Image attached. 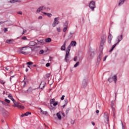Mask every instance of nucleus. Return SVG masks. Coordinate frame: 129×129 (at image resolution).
Wrapping results in <instances>:
<instances>
[{"label":"nucleus","mask_w":129,"mask_h":129,"mask_svg":"<svg viewBox=\"0 0 129 129\" xmlns=\"http://www.w3.org/2000/svg\"><path fill=\"white\" fill-rule=\"evenodd\" d=\"M77 45V43L75 41H73L71 42V44L70 45L68 46L67 47V50L66 51V56L64 58V60L66 62H68V61H69V54L70 53V50L71 49V46L72 47H75Z\"/></svg>","instance_id":"f257e3e1"},{"label":"nucleus","mask_w":129,"mask_h":129,"mask_svg":"<svg viewBox=\"0 0 129 129\" xmlns=\"http://www.w3.org/2000/svg\"><path fill=\"white\" fill-rule=\"evenodd\" d=\"M111 107L113 111V117H114V118H116L115 113L116 112V111L115 110V102L113 101H111Z\"/></svg>","instance_id":"f03ea898"},{"label":"nucleus","mask_w":129,"mask_h":129,"mask_svg":"<svg viewBox=\"0 0 129 129\" xmlns=\"http://www.w3.org/2000/svg\"><path fill=\"white\" fill-rule=\"evenodd\" d=\"M106 40V36L105 35H103L102 37H101V43H100V48L103 49V45L105 43V41Z\"/></svg>","instance_id":"7ed1b4c3"},{"label":"nucleus","mask_w":129,"mask_h":129,"mask_svg":"<svg viewBox=\"0 0 129 129\" xmlns=\"http://www.w3.org/2000/svg\"><path fill=\"white\" fill-rule=\"evenodd\" d=\"M101 58H102V51H101L98 56L96 65H99V63H100V61H101Z\"/></svg>","instance_id":"20e7f679"},{"label":"nucleus","mask_w":129,"mask_h":129,"mask_svg":"<svg viewBox=\"0 0 129 129\" xmlns=\"http://www.w3.org/2000/svg\"><path fill=\"white\" fill-rule=\"evenodd\" d=\"M89 8L92 10V11H94L95 9V2L92 1L90 3Z\"/></svg>","instance_id":"39448f33"},{"label":"nucleus","mask_w":129,"mask_h":129,"mask_svg":"<svg viewBox=\"0 0 129 129\" xmlns=\"http://www.w3.org/2000/svg\"><path fill=\"white\" fill-rule=\"evenodd\" d=\"M94 57V52H90L87 57L88 61H90Z\"/></svg>","instance_id":"423d86ee"},{"label":"nucleus","mask_w":129,"mask_h":129,"mask_svg":"<svg viewBox=\"0 0 129 129\" xmlns=\"http://www.w3.org/2000/svg\"><path fill=\"white\" fill-rule=\"evenodd\" d=\"M50 104L52 105V104L53 105V106H56L58 105V102L55 101V99H51L50 100Z\"/></svg>","instance_id":"0eeeda50"},{"label":"nucleus","mask_w":129,"mask_h":129,"mask_svg":"<svg viewBox=\"0 0 129 129\" xmlns=\"http://www.w3.org/2000/svg\"><path fill=\"white\" fill-rule=\"evenodd\" d=\"M111 79H112V80L114 81L115 83H116V81H117V77L116 76V75H114L112 78H109L108 80L109 82H111L112 81Z\"/></svg>","instance_id":"6e6552de"},{"label":"nucleus","mask_w":129,"mask_h":129,"mask_svg":"<svg viewBox=\"0 0 129 129\" xmlns=\"http://www.w3.org/2000/svg\"><path fill=\"white\" fill-rule=\"evenodd\" d=\"M68 41V39H67L66 41H64L63 45L61 46L60 50L61 51H65L66 50V43H67Z\"/></svg>","instance_id":"1a4fd4ad"},{"label":"nucleus","mask_w":129,"mask_h":129,"mask_svg":"<svg viewBox=\"0 0 129 129\" xmlns=\"http://www.w3.org/2000/svg\"><path fill=\"white\" fill-rule=\"evenodd\" d=\"M59 24V20H58V18H54V22L52 24V27H56L57 25Z\"/></svg>","instance_id":"9d476101"},{"label":"nucleus","mask_w":129,"mask_h":129,"mask_svg":"<svg viewBox=\"0 0 129 129\" xmlns=\"http://www.w3.org/2000/svg\"><path fill=\"white\" fill-rule=\"evenodd\" d=\"M112 40V36L110 33H109V35L108 36V44H111V40Z\"/></svg>","instance_id":"9b49d317"},{"label":"nucleus","mask_w":129,"mask_h":129,"mask_svg":"<svg viewBox=\"0 0 129 129\" xmlns=\"http://www.w3.org/2000/svg\"><path fill=\"white\" fill-rule=\"evenodd\" d=\"M26 48V47H23L20 49V51H18L19 54H23L24 55H27L28 53L26 51H23V49Z\"/></svg>","instance_id":"f8f14e48"},{"label":"nucleus","mask_w":129,"mask_h":129,"mask_svg":"<svg viewBox=\"0 0 129 129\" xmlns=\"http://www.w3.org/2000/svg\"><path fill=\"white\" fill-rule=\"evenodd\" d=\"M64 27L63 28V32L65 33V32H66V31H67V29H68V21H67L66 22V24L64 25Z\"/></svg>","instance_id":"ddd939ff"},{"label":"nucleus","mask_w":129,"mask_h":129,"mask_svg":"<svg viewBox=\"0 0 129 129\" xmlns=\"http://www.w3.org/2000/svg\"><path fill=\"white\" fill-rule=\"evenodd\" d=\"M87 86V82H86V79H84L83 81L82 87L84 88L85 87H86Z\"/></svg>","instance_id":"4468645a"},{"label":"nucleus","mask_w":129,"mask_h":129,"mask_svg":"<svg viewBox=\"0 0 129 129\" xmlns=\"http://www.w3.org/2000/svg\"><path fill=\"white\" fill-rule=\"evenodd\" d=\"M45 9H46V8H45V7L41 6L37 10V13H40L41 11H44V10H45Z\"/></svg>","instance_id":"2eb2a0df"},{"label":"nucleus","mask_w":129,"mask_h":129,"mask_svg":"<svg viewBox=\"0 0 129 129\" xmlns=\"http://www.w3.org/2000/svg\"><path fill=\"white\" fill-rule=\"evenodd\" d=\"M45 84H46L45 82H41L40 85H39V88L40 89H43V88L45 87Z\"/></svg>","instance_id":"dca6fc26"},{"label":"nucleus","mask_w":129,"mask_h":129,"mask_svg":"<svg viewBox=\"0 0 129 129\" xmlns=\"http://www.w3.org/2000/svg\"><path fill=\"white\" fill-rule=\"evenodd\" d=\"M37 42H38V43H36L37 45H44L45 44L44 40H40V41L37 40Z\"/></svg>","instance_id":"f3484780"},{"label":"nucleus","mask_w":129,"mask_h":129,"mask_svg":"<svg viewBox=\"0 0 129 129\" xmlns=\"http://www.w3.org/2000/svg\"><path fill=\"white\" fill-rule=\"evenodd\" d=\"M117 39V44H118L122 40V34L118 36Z\"/></svg>","instance_id":"a211bd4d"},{"label":"nucleus","mask_w":129,"mask_h":129,"mask_svg":"<svg viewBox=\"0 0 129 129\" xmlns=\"http://www.w3.org/2000/svg\"><path fill=\"white\" fill-rule=\"evenodd\" d=\"M9 114H10V113L7 111H4L3 112V116H4V117H7V116H8Z\"/></svg>","instance_id":"6ab92c4d"},{"label":"nucleus","mask_w":129,"mask_h":129,"mask_svg":"<svg viewBox=\"0 0 129 129\" xmlns=\"http://www.w3.org/2000/svg\"><path fill=\"white\" fill-rule=\"evenodd\" d=\"M104 117L108 121V118H109V116L108 115V113L105 112L104 114Z\"/></svg>","instance_id":"aec40b11"},{"label":"nucleus","mask_w":129,"mask_h":129,"mask_svg":"<svg viewBox=\"0 0 129 129\" xmlns=\"http://www.w3.org/2000/svg\"><path fill=\"white\" fill-rule=\"evenodd\" d=\"M40 46H35L33 49H32V51H35V52H38V51H40Z\"/></svg>","instance_id":"412c9836"},{"label":"nucleus","mask_w":129,"mask_h":129,"mask_svg":"<svg viewBox=\"0 0 129 129\" xmlns=\"http://www.w3.org/2000/svg\"><path fill=\"white\" fill-rule=\"evenodd\" d=\"M29 45L31 47H33V46H36V45H37V43H36L34 41H30L29 43Z\"/></svg>","instance_id":"4be33fe9"},{"label":"nucleus","mask_w":129,"mask_h":129,"mask_svg":"<svg viewBox=\"0 0 129 129\" xmlns=\"http://www.w3.org/2000/svg\"><path fill=\"white\" fill-rule=\"evenodd\" d=\"M31 112H27L26 113H24V114H22L21 116V117H24V116H28V114H31Z\"/></svg>","instance_id":"5701e85b"},{"label":"nucleus","mask_w":129,"mask_h":129,"mask_svg":"<svg viewBox=\"0 0 129 129\" xmlns=\"http://www.w3.org/2000/svg\"><path fill=\"white\" fill-rule=\"evenodd\" d=\"M52 41V39L50 38H47L45 39V42L46 43H50Z\"/></svg>","instance_id":"b1692460"},{"label":"nucleus","mask_w":129,"mask_h":129,"mask_svg":"<svg viewBox=\"0 0 129 129\" xmlns=\"http://www.w3.org/2000/svg\"><path fill=\"white\" fill-rule=\"evenodd\" d=\"M33 90H36V89H33L32 87H30L27 90V91H28V92H33Z\"/></svg>","instance_id":"393cba45"},{"label":"nucleus","mask_w":129,"mask_h":129,"mask_svg":"<svg viewBox=\"0 0 129 129\" xmlns=\"http://www.w3.org/2000/svg\"><path fill=\"white\" fill-rule=\"evenodd\" d=\"M124 2H125V0H120L118 6H121V5H123Z\"/></svg>","instance_id":"a878e982"},{"label":"nucleus","mask_w":129,"mask_h":129,"mask_svg":"<svg viewBox=\"0 0 129 129\" xmlns=\"http://www.w3.org/2000/svg\"><path fill=\"white\" fill-rule=\"evenodd\" d=\"M117 42L114 45H113L112 47V48L111 49V50H110V52H111L112 51H113V49H114V48H115V47H116V45H117Z\"/></svg>","instance_id":"bb28decb"},{"label":"nucleus","mask_w":129,"mask_h":129,"mask_svg":"<svg viewBox=\"0 0 129 129\" xmlns=\"http://www.w3.org/2000/svg\"><path fill=\"white\" fill-rule=\"evenodd\" d=\"M0 102H2V103L4 105H5V106H10V105H9L8 103L5 102L3 101H0Z\"/></svg>","instance_id":"cd10ccee"},{"label":"nucleus","mask_w":129,"mask_h":129,"mask_svg":"<svg viewBox=\"0 0 129 129\" xmlns=\"http://www.w3.org/2000/svg\"><path fill=\"white\" fill-rule=\"evenodd\" d=\"M18 108H20V109H24V108H25V107L23 105H19V106H18Z\"/></svg>","instance_id":"c85d7f7f"},{"label":"nucleus","mask_w":129,"mask_h":129,"mask_svg":"<svg viewBox=\"0 0 129 129\" xmlns=\"http://www.w3.org/2000/svg\"><path fill=\"white\" fill-rule=\"evenodd\" d=\"M56 115H57L58 119H61V114H60V113H57Z\"/></svg>","instance_id":"c756f323"},{"label":"nucleus","mask_w":129,"mask_h":129,"mask_svg":"<svg viewBox=\"0 0 129 129\" xmlns=\"http://www.w3.org/2000/svg\"><path fill=\"white\" fill-rule=\"evenodd\" d=\"M12 41V39H7L6 40V43H7V44H11V42Z\"/></svg>","instance_id":"7c9ffc66"},{"label":"nucleus","mask_w":129,"mask_h":129,"mask_svg":"<svg viewBox=\"0 0 129 129\" xmlns=\"http://www.w3.org/2000/svg\"><path fill=\"white\" fill-rule=\"evenodd\" d=\"M79 66V61H77V62H76V63L74 65V67L75 68H76V67H77Z\"/></svg>","instance_id":"2f4dec72"},{"label":"nucleus","mask_w":129,"mask_h":129,"mask_svg":"<svg viewBox=\"0 0 129 129\" xmlns=\"http://www.w3.org/2000/svg\"><path fill=\"white\" fill-rule=\"evenodd\" d=\"M9 98H10V99H11V100L14 98L13 97V95L11 94H10L8 96Z\"/></svg>","instance_id":"473e14b6"},{"label":"nucleus","mask_w":129,"mask_h":129,"mask_svg":"<svg viewBox=\"0 0 129 129\" xmlns=\"http://www.w3.org/2000/svg\"><path fill=\"white\" fill-rule=\"evenodd\" d=\"M70 111V108H68L66 110V114H68V113H69V111Z\"/></svg>","instance_id":"72a5a7b5"},{"label":"nucleus","mask_w":129,"mask_h":129,"mask_svg":"<svg viewBox=\"0 0 129 129\" xmlns=\"http://www.w3.org/2000/svg\"><path fill=\"white\" fill-rule=\"evenodd\" d=\"M5 101L7 103H11V101L10 100H8V99H5Z\"/></svg>","instance_id":"f704fd0d"},{"label":"nucleus","mask_w":129,"mask_h":129,"mask_svg":"<svg viewBox=\"0 0 129 129\" xmlns=\"http://www.w3.org/2000/svg\"><path fill=\"white\" fill-rule=\"evenodd\" d=\"M42 114H45L46 115V114H47L48 113V112L47 111H44L42 110V112H41Z\"/></svg>","instance_id":"c9c22d12"},{"label":"nucleus","mask_w":129,"mask_h":129,"mask_svg":"<svg viewBox=\"0 0 129 129\" xmlns=\"http://www.w3.org/2000/svg\"><path fill=\"white\" fill-rule=\"evenodd\" d=\"M26 64H27V65H32L33 62H31V61H29V62H27L26 63Z\"/></svg>","instance_id":"e433bc0d"},{"label":"nucleus","mask_w":129,"mask_h":129,"mask_svg":"<svg viewBox=\"0 0 129 129\" xmlns=\"http://www.w3.org/2000/svg\"><path fill=\"white\" fill-rule=\"evenodd\" d=\"M71 124H74L75 123V120H71Z\"/></svg>","instance_id":"4c0bfd02"},{"label":"nucleus","mask_w":129,"mask_h":129,"mask_svg":"<svg viewBox=\"0 0 129 129\" xmlns=\"http://www.w3.org/2000/svg\"><path fill=\"white\" fill-rule=\"evenodd\" d=\"M6 70H7V71H9V70H10V69H11V68L10 67H7L5 68Z\"/></svg>","instance_id":"58836bf2"},{"label":"nucleus","mask_w":129,"mask_h":129,"mask_svg":"<svg viewBox=\"0 0 129 129\" xmlns=\"http://www.w3.org/2000/svg\"><path fill=\"white\" fill-rule=\"evenodd\" d=\"M10 3H11V4H15L16 3V1H15V0H11L10 1Z\"/></svg>","instance_id":"ea45409f"},{"label":"nucleus","mask_w":129,"mask_h":129,"mask_svg":"<svg viewBox=\"0 0 129 129\" xmlns=\"http://www.w3.org/2000/svg\"><path fill=\"white\" fill-rule=\"evenodd\" d=\"M46 16H47V17H48L49 18H51V16H52V14L50 13H47Z\"/></svg>","instance_id":"a19ab883"},{"label":"nucleus","mask_w":129,"mask_h":129,"mask_svg":"<svg viewBox=\"0 0 129 129\" xmlns=\"http://www.w3.org/2000/svg\"><path fill=\"white\" fill-rule=\"evenodd\" d=\"M14 107H18V106L17 105V103H15L14 104L12 105Z\"/></svg>","instance_id":"79ce46f5"},{"label":"nucleus","mask_w":129,"mask_h":129,"mask_svg":"<svg viewBox=\"0 0 129 129\" xmlns=\"http://www.w3.org/2000/svg\"><path fill=\"white\" fill-rule=\"evenodd\" d=\"M57 32H61V28H60V27H58L57 29H56Z\"/></svg>","instance_id":"37998d69"},{"label":"nucleus","mask_w":129,"mask_h":129,"mask_svg":"<svg viewBox=\"0 0 129 129\" xmlns=\"http://www.w3.org/2000/svg\"><path fill=\"white\" fill-rule=\"evenodd\" d=\"M50 63L48 62L46 64L45 66L46 67H50Z\"/></svg>","instance_id":"c03bdc74"},{"label":"nucleus","mask_w":129,"mask_h":129,"mask_svg":"<svg viewBox=\"0 0 129 129\" xmlns=\"http://www.w3.org/2000/svg\"><path fill=\"white\" fill-rule=\"evenodd\" d=\"M44 53V50H41L39 51V54H43Z\"/></svg>","instance_id":"a18cd8bd"},{"label":"nucleus","mask_w":129,"mask_h":129,"mask_svg":"<svg viewBox=\"0 0 129 129\" xmlns=\"http://www.w3.org/2000/svg\"><path fill=\"white\" fill-rule=\"evenodd\" d=\"M49 77H50V74H47L46 75V78H49Z\"/></svg>","instance_id":"49530a36"},{"label":"nucleus","mask_w":129,"mask_h":129,"mask_svg":"<svg viewBox=\"0 0 129 129\" xmlns=\"http://www.w3.org/2000/svg\"><path fill=\"white\" fill-rule=\"evenodd\" d=\"M22 40H27V37L24 36L22 38Z\"/></svg>","instance_id":"de8ad7c7"},{"label":"nucleus","mask_w":129,"mask_h":129,"mask_svg":"<svg viewBox=\"0 0 129 129\" xmlns=\"http://www.w3.org/2000/svg\"><path fill=\"white\" fill-rule=\"evenodd\" d=\"M77 60V56H75L74 58V61H76Z\"/></svg>","instance_id":"09e8293b"},{"label":"nucleus","mask_w":129,"mask_h":129,"mask_svg":"<svg viewBox=\"0 0 129 129\" xmlns=\"http://www.w3.org/2000/svg\"><path fill=\"white\" fill-rule=\"evenodd\" d=\"M64 97H65L64 95H62L61 98V100H64Z\"/></svg>","instance_id":"8fccbe9b"},{"label":"nucleus","mask_w":129,"mask_h":129,"mask_svg":"<svg viewBox=\"0 0 129 129\" xmlns=\"http://www.w3.org/2000/svg\"><path fill=\"white\" fill-rule=\"evenodd\" d=\"M4 32H8V28H4Z\"/></svg>","instance_id":"3c124183"},{"label":"nucleus","mask_w":129,"mask_h":129,"mask_svg":"<svg viewBox=\"0 0 129 129\" xmlns=\"http://www.w3.org/2000/svg\"><path fill=\"white\" fill-rule=\"evenodd\" d=\"M11 100L13 101V103H16V100H15L14 98Z\"/></svg>","instance_id":"603ef678"},{"label":"nucleus","mask_w":129,"mask_h":129,"mask_svg":"<svg viewBox=\"0 0 129 129\" xmlns=\"http://www.w3.org/2000/svg\"><path fill=\"white\" fill-rule=\"evenodd\" d=\"M11 100L13 101V103H16V100H15L14 98Z\"/></svg>","instance_id":"864d4df0"},{"label":"nucleus","mask_w":129,"mask_h":129,"mask_svg":"<svg viewBox=\"0 0 129 129\" xmlns=\"http://www.w3.org/2000/svg\"><path fill=\"white\" fill-rule=\"evenodd\" d=\"M107 58V55H106L104 57V59H103V61H105V60H106V58Z\"/></svg>","instance_id":"5fc2aeb1"},{"label":"nucleus","mask_w":129,"mask_h":129,"mask_svg":"<svg viewBox=\"0 0 129 129\" xmlns=\"http://www.w3.org/2000/svg\"><path fill=\"white\" fill-rule=\"evenodd\" d=\"M42 19H43V17H42V16H39L38 17V20H42Z\"/></svg>","instance_id":"6e6d98bb"},{"label":"nucleus","mask_w":129,"mask_h":129,"mask_svg":"<svg viewBox=\"0 0 129 129\" xmlns=\"http://www.w3.org/2000/svg\"><path fill=\"white\" fill-rule=\"evenodd\" d=\"M65 104H67L68 103V100H65Z\"/></svg>","instance_id":"4d7b16f0"},{"label":"nucleus","mask_w":129,"mask_h":129,"mask_svg":"<svg viewBox=\"0 0 129 129\" xmlns=\"http://www.w3.org/2000/svg\"><path fill=\"white\" fill-rule=\"evenodd\" d=\"M4 23H6V21H4V22L1 21L0 22V25H2V24H4Z\"/></svg>","instance_id":"13d9d810"},{"label":"nucleus","mask_w":129,"mask_h":129,"mask_svg":"<svg viewBox=\"0 0 129 129\" xmlns=\"http://www.w3.org/2000/svg\"><path fill=\"white\" fill-rule=\"evenodd\" d=\"M26 32H27V30H23V33H22V35H24V34H25V33H26Z\"/></svg>","instance_id":"bf43d9fd"},{"label":"nucleus","mask_w":129,"mask_h":129,"mask_svg":"<svg viewBox=\"0 0 129 129\" xmlns=\"http://www.w3.org/2000/svg\"><path fill=\"white\" fill-rule=\"evenodd\" d=\"M16 104H17V106H19L20 105V103L19 102H17Z\"/></svg>","instance_id":"052dcab7"},{"label":"nucleus","mask_w":129,"mask_h":129,"mask_svg":"<svg viewBox=\"0 0 129 129\" xmlns=\"http://www.w3.org/2000/svg\"><path fill=\"white\" fill-rule=\"evenodd\" d=\"M18 14H19V15H22L23 14V12H18Z\"/></svg>","instance_id":"680f3d73"},{"label":"nucleus","mask_w":129,"mask_h":129,"mask_svg":"<svg viewBox=\"0 0 129 129\" xmlns=\"http://www.w3.org/2000/svg\"><path fill=\"white\" fill-rule=\"evenodd\" d=\"M91 123H92V125H95V123H94V122L92 121V122H91Z\"/></svg>","instance_id":"e2e57ef3"},{"label":"nucleus","mask_w":129,"mask_h":129,"mask_svg":"<svg viewBox=\"0 0 129 129\" xmlns=\"http://www.w3.org/2000/svg\"><path fill=\"white\" fill-rule=\"evenodd\" d=\"M66 106V104H64V105H62L61 106V107H62L63 108H64V107H65Z\"/></svg>","instance_id":"0e129e2a"},{"label":"nucleus","mask_w":129,"mask_h":129,"mask_svg":"<svg viewBox=\"0 0 129 129\" xmlns=\"http://www.w3.org/2000/svg\"><path fill=\"white\" fill-rule=\"evenodd\" d=\"M96 113H99V110H97L96 111Z\"/></svg>","instance_id":"69168bd1"},{"label":"nucleus","mask_w":129,"mask_h":129,"mask_svg":"<svg viewBox=\"0 0 129 129\" xmlns=\"http://www.w3.org/2000/svg\"><path fill=\"white\" fill-rule=\"evenodd\" d=\"M50 8H46V11L48 12V11H50Z\"/></svg>","instance_id":"338daca9"},{"label":"nucleus","mask_w":129,"mask_h":129,"mask_svg":"<svg viewBox=\"0 0 129 129\" xmlns=\"http://www.w3.org/2000/svg\"><path fill=\"white\" fill-rule=\"evenodd\" d=\"M26 86V82H24V84L23 85V87H25Z\"/></svg>","instance_id":"774afa93"}]
</instances>
